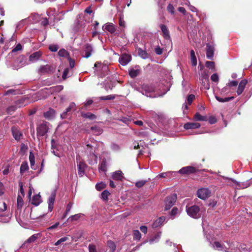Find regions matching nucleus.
Masks as SVG:
<instances>
[{
  "label": "nucleus",
  "instance_id": "nucleus-57",
  "mask_svg": "<svg viewBox=\"0 0 252 252\" xmlns=\"http://www.w3.org/2000/svg\"><path fill=\"white\" fill-rule=\"evenodd\" d=\"M16 108L14 106H11L8 107L7 109L8 113H10L11 112H13L16 110Z\"/></svg>",
  "mask_w": 252,
  "mask_h": 252
},
{
  "label": "nucleus",
  "instance_id": "nucleus-5",
  "mask_svg": "<svg viewBox=\"0 0 252 252\" xmlns=\"http://www.w3.org/2000/svg\"><path fill=\"white\" fill-rule=\"evenodd\" d=\"M231 180L235 184L238 189H245L249 187L251 184L250 181L244 182H238L234 179H231Z\"/></svg>",
  "mask_w": 252,
  "mask_h": 252
},
{
  "label": "nucleus",
  "instance_id": "nucleus-28",
  "mask_svg": "<svg viewBox=\"0 0 252 252\" xmlns=\"http://www.w3.org/2000/svg\"><path fill=\"white\" fill-rule=\"evenodd\" d=\"M105 28V29L111 33H114L115 31V29L112 24L108 23L106 24L105 26H103V28Z\"/></svg>",
  "mask_w": 252,
  "mask_h": 252
},
{
  "label": "nucleus",
  "instance_id": "nucleus-58",
  "mask_svg": "<svg viewBox=\"0 0 252 252\" xmlns=\"http://www.w3.org/2000/svg\"><path fill=\"white\" fill-rule=\"evenodd\" d=\"M16 91L13 89L8 90L5 93V95H8L10 94H15Z\"/></svg>",
  "mask_w": 252,
  "mask_h": 252
},
{
  "label": "nucleus",
  "instance_id": "nucleus-12",
  "mask_svg": "<svg viewBox=\"0 0 252 252\" xmlns=\"http://www.w3.org/2000/svg\"><path fill=\"white\" fill-rule=\"evenodd\" d=\"M42 53L40 51L34 52L29 57V61L31 63H34L37 61L41 57Z\"/></svg>",
  "mask_w": 252,
  "mask_h": 252
},
{
  "label": "nucleus",
  "instance_id": "nucleus-55",
  "mask_svg": "<svg viewBox=\"0 0 252 252\" xmlns=\"http://www.w3.org/2000/svg\"><path fill=\"white\" fill-rule=\"evenodd\" d=\"M178 210L177 208L174 207L172 209L171 212V215L172 216H175L176 214H178Z\"/></svg>",
  "mask_w": 252,
  "mask_h": 252
},
{
  "label": "nucleus",
  "instance_id": "nucleus-42",
  "mask_svg": "<svg viewBox=\"0 0 252 252\" xmlns=\"http://www.w3.org/2000/svg\"><path fill=\"white\" fill-rule=\"evenodd\" d=\"M82 214H78L73 216H71L68 219L71 221L77 220H78L81 216Z\"/></svg>",
  "mask_w": 252,
  "mask_h": 252
},
{
  "label": "nucleus",
  "instance_id": "nucleus-30",
  "mask_svg": "<svg viewBox=\"0 0 252 252\" xmlns=\"http://www.w3.org/2000/svg\"><path fill=\"white\" fill-rule=\"evenodd\" d=\"M92 51V46L90 45H87L85 48V54L84 55V57L87 58H89L91 55Z\"/></svg>",
  "mask_w": 252,
  "mask_h": 252
},
{
  "label": "nucleus",
  "instance_id": "nucleus-36",
  "mask_svg": "<svg viewBox=\"0 0 252 252\" xmlns=\"http://www.w3.org/2000/svg\"><path fill=\"white\" fill-rule=\"evenodd\" d=\"M107 245L108 247L110 249V252H114L116 249V246L115 243L112 241H108L107 242Z\"/></svg>",
  "mask_w": 252,
  "mask_h": 252
},
{
  "label": "nucleus",
  "instance_id": "nucleus-3",
  "mask_svg": "<svg viewBox=\"0 0 252 252\" xmlns=\"http://www.w3.org/2000/svg\"><path fill=\"white\" fill-rule=\"evenodd\" d=\"M197 196L202 199H205L208 198L211 194V191L208 189H200L197 191Z\"/></svg>",
  "mask_w": 252,
  "mask_h": 252
},
{
  "label": "nucleus",
  "instance_id": "nucleus-46",
  "mask_svg": "<svg viewBox=\"0 0 252 252\" xmlns=\"http://www.w3.org/2000/svg\"><path fill=\"white\" fill-rule=\"evenodd\" d=\"M211 79L212 81L215 82H218L219 81V76L217 73L213 74L211 76Z\"/></svg>",
  "mask_w": 252,
  "mask_h": 252
},
{
  "label": "nucleus",
  "instance_id": "nucleus-64",
  "mask_svg": "<svg viewBox=\"0 0 252 252\" xmlns=\"http://www.w3.org/2000/svg\"><path fill=\"white\" fill-rule=\"evenodd\" d=\"M68 72V69H66L64 70L63 74V79H65L66 78Z\"/></svg>",
  "mask_w": 252,
  "mask_h": 252
},
{
  "label": "nucleus",
  "instance_id": "nucleus-8",
  "mask_svg": "<svg viewBox=\"0 0 252 252\" xmlns=\"http://www.w3.org/2000/svg\"><path fill=\"white\" fill-rule=\"evenodd\" d=\"M56 197V193L55 191H53L51 192L50 196L48 198V209L49 211L51 212L53 208V205L55 201Z\"/></svg>",
  "mask_w": 252,
  "mask_h": 252
},
{
  "label": "nucleus",
  "instance_id": "nucleus-11",
  "mask_svg": "<svg viewBox=\"0 0 252 252\" xmlns=\"http://www.w3.org/2000/svg\"><path fill=\"white\" fill-rule=\"evenodd\" d=\"M247 83V80L246 79L242 80L239 83L237 90V94L238 95L241 94L245 88Z\"/></svg>",
  "mask_w": 252,
  "mask_h": 252
},
{
  "label": "nucleus",
  "instance_id": "nucleus-54",
  "mask_svg": "<svg viewBox=\"0 0 252 252\" xmlns=\"http://www.w3.org/2000/svg\"><path fill=\"white\" fill-rule=\"evenodd\" d=\"M6 209V205L4 202H0V210L4 211Z\"/></svg>",
  "mask_w": 252,
  "mask_h": 252
},
{
  "label": "nucleus",
  "instance_id": "nucleus-9",
  "mask_svg": "<svg viewBox=\"0 0 252 252\" xmlns=\"http://www.w3.org/2000/svg\"><path fill=\"white\" fill-rule=\"evenodd\" d=\"M75 104L74 102H71L69 107L66 109L65 111L63 112L61 115V117L62 119H64L66 117L67 114L68 112H70L71 111H75L76 110L75 108Z\"/></svg>",
  "mask_w": 252,
  "mask_h": 252
},
{
  "label": "nucleus",
  "instance_id": "nucleus-39",
  "mask_svg": "<svg viewBox=\"0 0 252 252\" xmlns=\"http://www.w3.org/2000/svg\"><path fill=\"white\" fill-rule=\"evenodd\" d=\"M110 195L109 192L105 190L101 193V198L104 200H106L108 199V196Z\"/></svg>",
  "mask_w": 252,
  "mask_h": 252
},
{
  "label": "nucleus",
  "instance_id": "nucleus-2",
  "mask_svg": "<svg viewBox=\"0 0 252 252\" xmlns=\"http://www.w3.org/2000/svg\"><path fill=\"white\" fill-rule=\"evenodd\" d=\"M177 200L176 194H173L166 197L165 200V209L167 210L173 206Z\"/></svg>",
  "mask_w": 252,
  "mask_h": 252
},
{
  "label": "nucleus",
  "instance_id": "nucleus-21",
  "mask_svg": "<svg viewBox=\"0 0 252 252\" xmlns=\"http://www.w3.org/2000/svg\"><path fill=\"white\" fill-rule=\"evenodd\" d=\"M41 202V196L39 194H36L33 196L32 203L35 205H38Z\"/></svg>",
  "mask_w": 252,
  "mask_h": 252
},
{
  "label": "nucleus",
  "instance_id": "nucleus-43",
  "mask_svg": "<svg viewBox=\"0 0 252 252\" xmlns=\"http://www.w3.org/2000/svg\"><path fill=\"white\" fill-rule=\"evenodd\" d=\"M37 234L32 235L27 240V242L32 243L34 242L37 238Z\"/></svg>",
  "mask_w": 252,
  "mask_h": 252
},
{
  "label": "nucleus",
  "instance_id": "nucleus-60",
  "mask_svg": "<svg viewBox=\"0 0 252 252\" xmlns=\"http://www.w3.org/2000/svg\"><path fill=\"white\" fill-rule=\"evenodd\" d=\"M72 206V204L71 203H69L67 206L66 209V213H68L71 210Z\"/></svg>",
  "mask_w": 252,
  "mask_h": 252
},
{
  "label": "nucleus",
  "instance_id": "nucleus-25",
  "mask_svg": "<svg viewBox=\"0 0 252 252\" xmlns=\"http://www.w3.org/2000/svg\"><path fill=\"white\" fill-rule=\"evenodd\" d=\"M140 73L139 69L131 68L129 70V74L131 78L136 77Z\"/></svg>",
  "mask_w": 252,
  "mask_h": 252
},
{
  "label": "nucleus",
  "instance_id": "nucleus-15",
  "mask_svg": "<svg viewBox=\"0 0 252 252\" xmlns=\"http://www.w3.org/2000/svg\"><path fill=\"white\" fill-rule=\"evenodd\" d=\"M11 131L14 138L17 140H19L22 136V133L19 130L15 127H12Z\"/></svg>",
  "mask_w": 252,
  "mask_h": 252
},
{
  "label": "nucleus",
  "instance_id": "nucleus-1",
  "mask_svg": "<svg viewBox=\"0 0 252 252\" xmlns=\"http://www.w3.org/2000/svg\"><path fill=\"white\" fill-rule=\"evenodd\" d=\"M186 212L189 216L193 218L198 219L201 217L200 208L197 205L187 206Z\"/></svg>",
  "mask_w": 252,
  "mask_h": 252
},
{
  "label": "nucleus",
  "instance_id": "nucleus-4",
  "mask_svg": "<svg viewBox=\"0 0 252 252\" xmlns=\"http://www.w3.org/2000/svg\"><path fill=\"white\" fill-rule=\"evenodd\" d=\"M154 88L148 85H144L142 88V93L147 96L151 97V95L150 94L151 93H152L154 91Z\"/></svg>",
  "mask_w": 252,
  "mask_h": 252
},
{
  "label": "nucleus",
  "instance_id": "nucleus-53",
  "mask_svg": "<svg viewBox=\"0 0 252 252\" xmlns=\"http://www.w3.org/2000/svg\"><path fill=\"white\" fill-rule=\"evenodd\" d=\"M238 84V82L237 81H230L227 85V86L232 87V86H236Z\"/></svg>",
  "mask_w": 252,
  "mask_h": 252
},
{
  "label": "nucleus",
  "instance_id": "nucleus-62",
  "mask_svg": "<svg viewBox=\"0 0 252 252\" xmlns=\"http://www.w3.org/2000/svg\"><path fill=\"white\" fill-rule=\"evenodd\" d=\"M41 24L43 26H46L48 24V21L46 18H43L41 21Z\"/></svg>",
  "mask_w": 252,
  "mask_h": 252
},
{
  "label": "nucleus",
  "instance_id": "nucleus-14",
  "mask_svg": "<svg viewBox=\"0 0 252 252\" xmlns=\"http://www.w3.org/2000/svg\"><path fill=\"white\" fill-rule=\"evenodd\" d=\"M112 178L115 180L122 181L123 178V173L120 170L116 171L112 173Z\"/></svg>",
  "mask_w": 252,
  "mask_h": 252
},
{
  "label": "nucleus",
  "instance_id": "nucleus-63",
  "mask_svg": "<svg viewBox=\"0 0 252 252\" xmlns=\"http://www.w3.org/2000/svg\"><path fill=\"white\" fill-rule=\"evenodd\" d=\"M155 51L158 55H160L162 53V50L159 47L156 48Z\"/></svg>",
  "mask_w": 252,
  "mask_h": 252
},
{
  "label": "nucleus",
  "instance_id": "nucleus-47",
  "mask_svg": "<svg viewBox=\"0 0 252 252\" xmlns=\"http://www.w3.org/2000/svg\"><path fill=\"white\" fill-rule=\"evenodd\" d=\"M115 98V95H109L106 96H103L100 97V99L101 100H112L114 99Z\"/></svg>",
  "mask_w": 252,
  "mask_h": 252
},
{
  "label": "nucleus",
  "instance_id": "nucleus-52",
  "mask_svg": "<svg viewBox=\"0 0 252 252\" xmlns=\"http://www.w3.org/2000/svg\"><path fill=\"white\" fill-rule=\"evenodd\" d=\"M167 9L168 11L169 12H170V13H171V14L174 13V8L172 4H168V5L167 6Z\"/></svg>",
  "mask_w": 252,
  "mask_h": 252
},
{
  "label": "nucleus",
  "instance_id": "nucleus-44",
  "mask_svg": "<svg viewBox=\"0 0 252 252\" xmlns=\"http://www.w3.org/2000/svg\"><path fill=\"white\" fill-rule=\"evenodd\" d=\"M59 49V46L57 45L52 44L49 45V49L52 52H56Z\"/></svg>",
  "mask_w": 252,
  "mask_h": 252
},
{
  "label": "nucleus",
  "instance_id": "nucleus-20",
  "mask_svg": "<svg viewBox=\"0 0 252 252\" xmlns=\"http://www.w3.org/2000/svg\"><path fill=\"white\" fill-rule=\"evenodd\" d=\"M85 164L83 162H80L78 164V172L80 176H83L84 174Z\"/></svg>",
  "mask_w": 252,
  "mask_h": 252
},
{
  "label": "nucleus",
  "instance_id": "nucleus-24",
  "mask_svg": "<svg viewBox=\"0 0 252 252\" xmlns=\"http://www.w3.org/2000/svg\"><path fill=\"white\" fill-rule=\"evenodd\" d=\"M190 61L191 64L193 66H196L197 64V59L195 55V52L193 50L190 51Z\"/></svg>",
  "mask_w": 252,
  "mask_h": 252
},
{
  "label": "nucleus",
  "instance_id": "nucleus-29",
  "mask_svg": "<svg viewBox=\"0 0 252 252\" xmlns=\"http://www.w3.org/2000/svg\"><path fill=\"white\" fill-rule=\"evenodd\" d=\"M29 160H30L31 168L32 169H35V168L34 167V163H35L34 155L33 154V153H32V152H31L30 153Z\"/></svg>",
  "mask_w": 252,
  "mask_h": 252
},
{
  "label": "nucleus",
  "instance_id": "nucleus-61",
  "mask_svg": "<svg viewBox=\"0 0 252 252\" xmlns=\"http://www.w3.org/2000/svg\"><path fill=\"white\" fill-rule=\"evenodd\" d=\"M140 229L142 232L144 233H146L147 232V227L145 226H141L140 227Z\"/></svg>",
  "mask_w": 252,
  "mask_h": 252
},
{
  "label": "nucleus",
  "instance_id": "nucleus-41",
  "mask_svg": "<svg viewBox=\"0 0 252 252\" xmlns=\"http://www.w3.org/2000/svg\"><path fill=\"white\" fill-rule=\"evenodd\" d=\"M205 65L207 67L213 69L215 68V63L213 62L207 61L206 62Z\"/></svg>",
  "mask_w": 252,
  "mask_h": 252
},
{
  "label": "nucleus",
  "instance_id": "nucleus-32",
  "mask_svg": "<svg viewBox=\"0 0 252 252\" xmlns=\"http://www.w3.org/2000/svg\"><path fill=\"white\" fill-rule=\"evenodd\" d=\"M82 116L84 118L89 119L90 120H94L96 118L95 115L91 113H82Z\"/></svg>",
  "mask_w": 252,
  "mask_h": 252
},
{
  "label": "nucleus",
  "instance_id": "nucleus-6",
  "mask_svg": "<svg viewBox=\"0 0 252 252\" xmlns=\"http://www.w3.org/2000/svg\"><path fill=\"white\" fill-rule=\"evenodd\" d=\"M131 61V56L128 54H123L119 58V61L122 65H126Z\"/></svg>",
  "mask_w": 252,
  "mask_h": 252
},
{
  "label": "nucleus",
  "instance_id": "nucleus-56",
  "mask_svg": "<svg viewBox=\"0 0 252 252\" xmlns=\"http://www.w3.org/2000/svg\"><path fill=\"white\" fill-rule=\"evenodd\" d=\"M89 249L90 252H96L95 247L93 245H90L89 246Z\"/></svg>",
  "mask_w": 252,
  "mask_h": 252
},
{
  "label": "nucleus",
  "instance_id": "nucleus-31",
  "mask_svg": "<svg viewBox=\"0 0 252 252\" xmlns=\"http://www.w3.org/2000/svg\"><path fill=\"white\" fill-rule=\"evenodd\" d=\"M213 247L218 250H219V251H223L224 250L225 252H226V251L225 250V249H226V248H224L223 246L221 244H220V243L219 242H215L213 245Z\"/></svg>",
  "mask_w": 252,
  "mask_h": 252
},
{
  "label": "nucleus",
  "instance_id": "nucleus-18",
  "mask_svg": "<svg viewBox=\"0 0 252 252\" xmlns=\"http://www.w3.org/2000/svg\"><path fill=\"white\" fill-rule=\"evenodd\" d=\"M44 115L46 119H52L55 117V111L52 109H49L48 111L44 113Z\"/></svg>",
  "mask_w": 252,
  "mask_h": 252
},
{
  "label": "nucleus",
  "instance_id": "nucleus-34",
  "mask_svg": "<svg viewBox=\"0 0 252 252\" xmlns=\"http://www.w3.org/2000/svg\"><path fill=\"white\" fill-rule=\"evenodd\" d=\"M107 170V165L105 161H102L99 166V171L105 172Z\"/></svg>",
  "mask_w": 252,
  "mask_h": 252
},
{
  "label": "nucleus",
  "instance_id": "nucleus-22",
  "mask_svg": "<svg viewBox=\"0 0 252 252\" xmlns=\"http://www.w3.org/2000/svg\"><path fill=\"white\" fill-rule=\"evenodd\" d=\"M193 119L196 121H206L207 118L206 116L201 115L199 113H196L194 115Z\"/></svg>",
  "mask_w": 252,
  "mask_h": 252
},
{
  "label": "nucleus",
  "instance_id": "nucleus-26",
  "mask_svg": "<svg viewBox=\"0 0 252 252\" xmlns=\"http://www.w3.org/2000/svg\"><path fill=\"white\" fill-rule=\"evenodd\" d=\"M161 236V233L158 232L157 233L153 238H151L149 242L151 244H153L154 242L158 241Z\"/></svg>",
  "mask_w": 252,
  "mask_h": 252
},
{
  "label": "nucleus",
  "instance_id": "nucleus-37",
  "mask_svg": "<svg viewBox=\"0 0 252 252\" xmlns=\"http://www.w3.org/2000/svg\"><path fill=\"white\" fill-rule=\"evenodd\" d=\"M105 187H106V185L103 182H100L99 183H97L95 185V188L98 191H100L101 189H103L104 188H105Z\"/></svg>",
  "mask_w": 252,
  "mask_h": 252
},
{
  "label": "nucleus",
  "instance_id": "nucleus-48",
  "mask_svg": "<svg viewBox=\"0 0 252 252\" xmlns=\"http://www.w3.org/2000/svg\"><path fill=\"white\" fill-rule=\"evenodd\" d=\"M195 98V96L193 94H190L187 98V102L189 104H191L192 101Z\"/></svg>",
  "mask_w": 252,
  "mask_h": 252
},
{
  "label": "nucleus",
  "instance_id": "nucleus-38",
  "mask_svg": "<svg viewBox=\"0 0 252 252\" xmlns=\"http://www.w3.org/2000/svg\"><path fill=\"white\" fill-rule=\"evenodd\" d=\"M58 54L60 57H65L68 56V52L64 49H62L59 50Z\"/></svg>",
  "mask_w": 252,
  "mask_h": 252
},
{
  "label": "nucleus",
  "instance_id": "nucleus-10",
  "mask_svg": "<svg viewBox=\"0 0 252 252\" xmlns=\"http://www.w3.org/2000/svg\"><path fill=\"white\" fill-rule=\"evenodd\" d=\"M47 132V127L46 125L42 124L37 128V134L39 136H43Z\"/></svg>",
  "mask_w": 252,
  "mask_h": 252
},
{
  "label": "nucleus",
  "instance_id": "nucleus-16",
  "mask_svg": "<svg viewBox=\"0 0 252 252\" xmlns=\"http://www.w3.org/2000/svg\"><path fill=\"white\" fill-rule=\"evenodd\" d=\"M165 220V218L164 217H160L158 219H157L153 223L152 226L154 228H157L158 227L161 225L164 221Z\"/></svg>",
  "mask_w": 252,
  "mask_h": 252
},
{
  "label": "nucleus",
  "instance_id": "nucleus-40",
  "mask_svg": "<svg viewBox=\"0 0 252 252\" xmlns=\"http://www.w3.org/2000/svg\"><path fill=\"white\" fill-rule=\"evenodd\" d=\"M68 239V237L67 236H65L60 238L59 240H58L55 243V246H58L60 245L61 243L67 241Z\"/></svg>",
  "mask_w": 252,
  "mask_h": 252
},
{
  "label": "nucleus",
  "instance_id": "nucleus-7",
  "mask_svg": "<svg viewBox=\"0 0 252 252\" xmlns=\"http://www.w3.org/2000/svg\"><path fill=\"white\" fill-rule=\"evenodd\" d=\"M196 169L192 166H186L183 167L179 171V173L181 174H189L196 172Z\"/></svg>",
  "mask_w": 252,
  "mask_h": 252
},
{
  "label": "nucleus",
  "instance_id": "nucleus-19",
  "mask_svg": "<svg viewBox=\"0 0 252 252\" xmlns=\"http://www.w3.org/2000/svg\"><path fill=\"white\" fill-rule=\"evenodd\" d=\"M201 80L202 81V83H204V86L205 89L207 90H209L210 88V85L209 83V79L208 76L207 74H205L202 76Z\"/></svg>",
  "mask_w": 252,
  "mask_h": 252
},
{
  "label": "nucleus",
  "instance_id": "nucleus-35",
  "mask_svg": "<svg viewBox=\"0 0 252 252\" xmlns=\"http://www.w3.org/2000/svg\"><path fill=\"white\" fill-rule=\"evenodd\" d=\"M141 238V234L138 230L133 231V239L136 240H140Z\"/></svg>",
  "mask_w": 252,
  "mask_h": 252
},
{
  "label": "nucleus",
  "instance_id": "nucleus-27",
  "mask_svg": "<svg viewBox=\"0 0 252 252\" xmlns=\"http://www.w3.org/2000/svg\"><path fill=\"white\" fill-rule=\"evenodd\" d=\"M91 129L93 131L94 133L96 135L101 134L103 132L102 129L96 126H92Z\"/></svg>",
  "mask_w": 252,
  "mask_h": 252
},
{
  "label": "nucleus",
  "instance_id": "nucleus-59",
  "mask_svg": "<svg viewBox=\"0 0 252 252\" xmlns=\"http://www.w3.org/2000/svg\"><path fill=\"white\" fill-rule=\"evenodd\" d=\"M139 55L143 59H146L148 57L147 54L145 51H141L139 53Z\"/></svg>",
  "mask_w": 252,
  "mask_h": 252
},
{
  "label": "nucleus",
  "instance_id": "nucleus-51",
  "mask_svg": "<svg viewBox=\"0 0 252 252\" xmlns=\"http://www.w3.org/2000/svg\"><path fill=\"white\" fill-rule=\"evenodd\" d=\"M111 149L113 151H118L120 149V147L118 144L113 143L111 145Z\"/></svg>",
  "mask_w": 252,
  "mask_h": 252
},
{
  "label": "nucleus",
  "instance_id": "nucleus-45",
  "mask_svg": "<svg viewBox=\"0 0 252 252\" xmlns=\"http://www.w3.org/2000/svg\"><path fill=\"white\" fill-rule=\"evenodd\" d=\"M23 205V200L22 197L18 195L17 197V206L18 207H21Z\"/></svg>",
  "mask_w": 252,
  "mask_h": 252
},
{
  "label": "nucleus",
  "instance_id": "nucleus-49",
  "mask_svg": "<svg viewBox=\"0 0 252 252\" xmlns=\"http://www.w3.org/2000/svg\"><path fill=\"white\" fill-rule=\"evenodd\" d=\"M146 181L144 180L139 181L136 183V186L138 188H141L143 187L146 183Z\"/></svg>",
  "mask_w": 252,
  "mask_h": 252
},
{
  "label": "nucleus",
  "instance_id": "nucleus-17",
  "mask_svg": "<svg viewBox=\"0 0 252 252\" xmlns=\"http://www.w3.org/2000/svg\"><path fill=\"white\" fill-rule=\"evenodd\" d=\"M206 56L209 59H212L214 56V48L211 45H207Z\"/></svg>",
  "mask_w": 252,
  "mask_h": 252
},
{
  "label": "nucleus",
  "instance_id": "nucleus-33",
  "mask_svg": "<svg viewBox=\"0 0 252 252\" xmlns=\"http://www.w3.org/2000/svg\"><path fill=\"white\" fill-rule=\"evenodd\" d=\"M29 169V166L27 162H24L22 163L20 167V172L23 173Z\"/></svg>",
  "mask_w": 252,
  "mask_h": 252
},
{
  "label": "nucleus",
  "instance_id": "nucleus-13",
  "mask_svg": "<svg viewBox=\"0 0 252 252\" xmlns=\"http://www.w3.org/2000/svg\"><path fill=\"white\" fill-rule=\"evenodd\" d=\"M201 125L198 123H187L184 126L186 129H196L200 127Z\"/></svg>",
  "mask_w": 252,
  "mask_h": 252
},
{
  "label": "nucleus",
  "instance_id": "nucleus-50",
  "mask_svg": "<svg viewBox=\"0 0 252 252\" xmlns=\"http://www.w3.org/2000/svg\"><path fill=\"white\" fill-rule=\"evenodd\" d=\"M22 49V46L20 43L18 44L16 47L12 50V52H16Z\"/></svg>",
  "mask_w": 252,
  "mask_h": 252
},
{
  "label": "nucleus",
  "instance_id": "nucleus-23",
  "mask_svg": "<svg viewBox=\"0 0 252 252\" xmlns=\"http://www.w3.org/2000/svg\"><path fill=\"white\" fill-rule=\"evenodd\" d=\"M160 27L162 32H163L164 37L169 38L170 36L167 27L164 25L162 24L160 25Z\"/></svg>",
  "mask_w": 252,
  "mask_h": 252
}]
</instances>
